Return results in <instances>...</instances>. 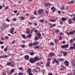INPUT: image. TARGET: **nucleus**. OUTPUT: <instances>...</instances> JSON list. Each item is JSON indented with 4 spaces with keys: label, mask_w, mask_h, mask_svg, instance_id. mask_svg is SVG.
<instances>
[{
    "label": "nucleus",
    "mask_w": 75,
    "mask_h": 75,
    "mask_svg": "<svg viewBox=\"0 0 75 75\" xmlns=\"http://www.w3.org/2000/svg\"><path fill=\"white\" fill-rule=\"evenodd\" d=\"M60 24H63V22H62V21H60Z\"/></svg>",
    "instance_id": "obj_64"
},
{
    "label": "nucleus",
    "mask_w": 75,
    "mask_h": 75,
    "mask_svg": "<svg viewBox=\"0 0 75 75\" xmlns=\"http://www.w3.org/2000/svg\"><path fill=\"white\" fill-rule=\"evenodd\" d=\"M60 9L61 10H65V7L64 6H62L60 8Z\"/></svg>",
    "instance_id": "obj_27"
},
{
    "label": "nucleus",
    "mask_w": 75,
    "mask_h": 75,
    "mask_svg": "<svg viewBox=\"0 0 75 75\" xmlns=\"http://www.w3.org/2000/svg\"><path fill=\"white\" fill-rule=\"evenodd\" d=\"M34 25H37V24L36 23H34Z\"/></svg>",
    "instance_id": "obj_63"
},
{
    "label": "nucleus",
    "mask_w": 75,
    "mask_h": 75,
    "mask_svg": "<svg viewBox=\"0 0 75 75\" xmlns=\"http://www.w3.org/2000/svg\"><path fill=\"white\" fill-rule=\"evenodd\" d=\"M34 61L35 62H37V61H38V57H35L34 58Z\"/></svg>",
    "instance_id": "obj_13"
},
{
    "label": "nucleus",
    "mask_w": 75,
    "mask_h": 75,
    "mask_svg": "<svg viewBox=\"0 0 75 75\" xmlns=\"http://www.w3.org/2000/svg\"><path fill=\"white\" fill-rule=\"evenodd\" d=\"M58 13H59V14H61V11H58Z\"/></svg>",
    "instance_id": "obj_48"
},
{
    "label": "nucleus",
    "mask_w": 75,
    "mask_h": 75,
    "mask_svg": "<svg viewBox=\"0 0 75 75\" xmlns=\"http://www.w3.org/2000/svg\"><path fill=\"white\" fill-rule=\"evenodd\" d=\"M62 40V36H60V38L59 39V40Z\"/></svg>",
    "instance_id": "obj_60"
},
{
    "label": "nucleus",
    "mask_w": 75,
    "mask_h": 75,
    "mask_svg": "<svg viewBox=\"0 0 75 75\" xmlns=\"http://www.w3.org/2000/svg\"><path fill=\"white\" fill-rule=\"evenodd\" d=\"M50 45H51L54 46V43L53 42H51L50 43Z\"/></svg>",
    "instance_id": "obj_31"
},
{
    "label": "nucleus",
    "mask_w": 75,
    "mask_h": 75,
    "mask_svg": "<svg viewBox=\"0 0 75 75\" xmlns=\"http://www.w3.org/2000/svg\"><path fill=\"white\" fill-rule=\"evenodd\" d=\"M27 38H31V34L30 33L27 36Z\"/></svg>",
    "instance_id": "obj_21"
},
{
    "label": "nucleus",
    "mask_w": 75,
    "mask_h": 75,
    "mask_svg": "<svg viewBox=\"0 0 75 75\" xmlns=\"http://www.w3.org/2000/svg\"><path fill=\"white\" fill-rule=\"evenodd\" d=\"M14 28H11V29L10 30V33H11V34H13V32H14Z\"/></svg>",
    "instance_id": "obj_12"
},
{
    "label": "nucleus",
    "mask_w": 75,
    "mask_h": 75,
    "mask_svg": "<svg viewBox=\"0 0 75 75\" xmlns=\"http://www.w3.org/2000/svg\"><path fill=\"white\" fill-rule=\"evenodd\" d=\"M7 65L8 66H12V67L13 66V65H11V62H9L7 63Z\"/></svg>",
    "instance_id": "obj_28"
},
{
    "label": "nucleus",
    "mask_w": 75,
    "mask_h": 75,
    "mask_svg": "<svg viewBox=\"0 0 75 75\" xmlns=\"http://www.w3.org/2000/svg\"><path fill=\"white\" fill-rule=\"evenodd\" d=\"M15 43V42L14 41H13L12 42L11 44H14Z\"/></svg>",
    "instance_id": "obj_54"
},
{
    "label": "nucleus",
    "mask_w": 75,
    "mask_h": 75,
    "mask_svg": "<svg viewBox=\"0 0 75 75\" xmlns=\"http://www.w3.org/2000/svg\"><path fill=\"white\" fill-rule=\"evenodd\" d=\"M74 40L73 39H71V40L70 41V43H72V42H74Z\"/></svg>",
    "instance_id": "obj_40"
},
{
    "label": "nucleus",
    "mask_w": 75,
    "mask_h": 75,
    "mask_svg": "<svg viewBox=\"0 0 75 75\" xmlns=\"http://www.w3.org/2000/svg\"><path fill=\"white\" fill-rule=\"evenodd\" d=\"M6 21H8V22H10V20L9 19H8V18H7L6 19Z\"/></svg>",
    "instance_id": "obj_49"
},
{
    "label": "nucleus",
    "mask_w": 75,
    "mask_h": 75,
    "mask_svg": "<svg viewBox=\"0 0 75 75\" xmlns=\"http://www.w3.org/2000/svg\"><path fill=\"white\" fill-rule=\"evenodd\" d=\"M68 53V52H62V54H63L64 56H66L67 55V54Z\"/></svg>",
    "instance_id": "obj_10"
},
{
    "label": "nucleus",
    "mask_w": 75,
    "mask_h": 75,
    "mask_svg": "<svg viewBox=\"0 0 75 75\" xmlns=\"http://www.w3.org/2000/svg\"><path fill=\"white\" fill-rule=\"evenodd\" d=\"M3 42H0V44H3Z\"/></svg>",
    "instance_id": "obj_61"
},
{
    "label": "nucleus",
    "mask_w": 75,
    "mask_h": 75,
    "mask_svg": "<svg viewBox=\"0 0 75 75\" xmlns=\"http://www.w3.org/2000/svg\"><path fill=\"white\" fill-rule=\"evenodd\" d=\"M34 52H30V55H34Z\"/></svg>",
    "instance_id": "obj_33"
},
{
    "label": "nucleus",
    "mask_w": 75,
    "mask_h": 75,
    "mask_svg": "<svg viewBox=\"0 0 75 75\" xmlns=\"http://www.w3.org/2000/svg\"><path fill=\"white\" fill-rule=\"evenodd\" d=\"M28 74H29V75H33V74H32V73L31 72L28 73Z\"/></svg>",
    "instance_id": "obj_41"
},
{
    "label": "nucleus",
    "mask_w": 75,
    "mask_h": 75,
    "mask_svg": "<svg viewBox=\"0 0 75 75\" xmlns=\"http://www.w3.org/2000/svg\"><path fill=\"white\" fill-rule=\"evenodd\" d=\"M38 40V37H37V36H35V40Z\"/></svg>",
    "instance_id": "obj_38"
},
{
    "label": "nucleus",
    "mask_w": 75,
    "mask_h": 75,
    "mask_svg": "<svg viewBox=\"0 0 75 75\" xmlns=\"http://www.w3.org/2000/svg\"><path fill=\"white\" fill-rule=\"evenodd\" d=\"M68 23L69 24H72V23H73V22L72 21V19H70L69 20Z\"/></svg>",
    "instance_id": "obj_11"
},
{
    "label": "nucleus",
    "mask_w": 75,
    "mask_h": 75,
    "mask_svg": "<svg viewBox=\"0 0 75 75\" xmlns=\"http://www.w3.org/2000/svg\"><path fill=\"white\" fill-rule=\"evenodd\" d=\"M29 56L28 55L25 56L24 57V58L26 60H29Z\"/></svg>",
    "instance_id": "obj_8"
},
{
    "label": "nucleus",
    "mask_w": 75,
    "mask_h": 75,
    "mask_svg": "<svg viewBox=\"0 0 75 75\" xmlns=\"http://www.w3.org/2000/svg\"><path fill=\"white\" fill-rule=\"evenodd\" d=\"M51 10H52V13H54L56 11V8H55V7L53 6L51 8Z\"/></svg>",
    "instance_id": "obj_6"
},
{
    "label": "nucleus",
    "mask_w": 75,
    "mask_h": 75,
    "mask_svg": "<svg viewBox=\"0 0 75 75\" xmlns=\"http://www.w3.org/2000/svg\"><path fill=\"white\" fill-rule=\"evenodd\" d=\"M69 16H70L71 17H73V16H74V14H72L71 15H69Z\"/></svg>",
    "instance_id": "obj_50"
},
{
    "label": "nucleus",
    "mask_w": 75,
    "mask_h": 75,
    "mask_svg": "<svg viewBox=\"0 0 75 75\" xmlns=\"http://www.w3.org/2000/svg\"><path fill=\"white\" fill-rule=\"evenodd\" d=\"M72 65L73 66H75V60H74L72 61Z\"/></svg>",
    "instance_id": "obj_24"
},
{
    "label": "nucleus",
    "mask_w": 75,
    "mask_h": 75,
    "mask_svg": "<svg viewBox=\"0 0 75 75\" xmlns=\"http://www.w3.org/2000/svg\"><path fill=\"white\" fill-rule=\"evenodd\" d=\"M27 34H29V33H30V32L29 31H27Z\"/></svg>",
    "instance_id": "obj_57"
},
{
    "label": "nucleus",
    "mask_w": 75,
    "mask_h": 75,
    "mask_svg": "<svg viewBox=\"0 0 75 75\" xmlns=\"http://www.w3.org/2000/svg\"><path fill=\"white\" fill-rule=\"evenodd\" d=\"M62 44H65L66 43V42L65 41H63L62 42Z\"/></svg>",
    "instance_id": "obj_58"
},
{
    "label": "nucleus",
    "mask_w": 75,
    "mask_h": 75,
    "mask_svg": "<svg viewBox=\"0 0 75 75\" xmlns=\"http://www.w3.org/2000/svg\"><path fill=\"white\" fill-rule=\"evenodd\" d=\"M29 61L30 63H34V62H35L34 59L32 58H30Z\"/></svg>",
    "instance_id": "obj_5"
},
{
    "label": "nucleus",
    "mask_w": 75,
    "mask_h": 75,
    "mask_svg": "<svg viewBox=\"0 0 75 75\" xmlns=\"http://www.w3.org/2000/svg\"><path fill=\"white\" fill-rule=\"evenodd\" d=\"M38 44V42H35L33 43V46L36 45H37Z\"/></svg>",
    "instance_id": "obj_23"
},
{
    "label": "nucleus",
    "mask_w": 75,
    "mask_h": 75,
    "mask_svg": "<svg viewBox=\"0 0 75 75\" xmlns=\"http://www.w3.org/2000/svg\"><path fill=\"white\" fill-rule=\"evenodd\" d=\"M14 72V69H13L11 70L9 73L10 74H12L13 72Z\"/></svg>",
    "instance_id": "obj_15"
},
{
    "label": "nucleus",
    "mask_w": 75,
    "mask_h": 75,
    "mask_svg": "<svg viewBox=\"0 0 75 75\" xmlns=\"http://www.w3.org/2000/svg\"><path fill=\"white\" fill-rule=\"evenodd\" d=\"M13 13H15V14H16V13H17V11L14 10L13 11Z\"/></svg>",
    "instance_id": "obj_46"
},
{
    "label": "nucleus",
    "mask_w": 75,
    "mask_h": 75,
    "mask_svg": "<svg viewBox=\"0 0 75 75\" xmlns=\"http://www.w3.org/2000/svg\"><path fill=\"white\" fill-rule=\"evenodd\" d=\"M33 13L34 14V15H37V12H36V11H35L33 12Z\"/></svg>",
    "instance_id": "obj_47"
},
{
    "label": "nucleus",
    "mask_w": 75,
    "mask_h": 75,
    "mask_svg": "<svg viewBox=\"0 0 75 75\" xmlns=\"http://www.w3.org/2000/svg\"><path fill=\"white\" fill-rule=\"evenodd\" d=\"M18 75H23V74L21 72L19 73L18 74Z\"/></svg>",
    "instance_id": "obj_44"
},
{
    "label": "nucleus",
    "mask_w": 75,
    "mask_h": 75,
    "mask_svg": "<svg viewBox=\"0 0 75 75\" xmlns=\"http://www.w3.org/2000/svg\"><path fill=\"white\" fill-rule=\"evenodd\" d=\"M69 47V44H67V45H62V46L61 48L62 49H64V48H67L68 47Z\"/></svg>",
    "instance_id": "obj_1"
},
{
    "label": "nucleus",
    "mask_w": 75,
    "mask_h": 75,
    "mask_svg": "<svg viewBox=\"0 0 75 75\" xmlns=\"http://www.w3.org/2000/svg\"><path fill=\"white\" fill-rule=\"evenodd\" d=\"M38 38L40 39H42V37H41V35L40 33H38Z\"/></svg>",
    "instance_id": "obj_9"
},
{
    "label": "nucleus",
    "mask_w": 75,
    "mask_h": 75,
    "mask_svg": "<svg viewBox=\"0 0 75 75\" xmlns=\"http://www.w3.org/2000/svg\"><path fill=\"white\" fill-rule=\"evenodd\" d=\"M72 20H73L74 21H75V17H73V18H72Z\"/></svg>",
    "instance_id": "obj_52"
},
{
    "label": "nucleus",
    "mask_w": 75,
    "mask_h": 75,
    "mask_svg": "<svg viewBox=\"0 0 75 75\" xmlns=\"http://www.w3.org/2000/svg\"><path fill=\"white\" fill-rule=\"evenodd\" d=\"M31 69L30 68H29V69H28L27 70V72L28 73H29V72H31Z\"/></svg>",
    "instance_id": "obj_19"
},
{
    "label": "nucleus",
    "mask_w": 75,
    "mask_h": 75,
    "mask_svg": "<svg viewBox=\"0 0 75 75\" xmlns=\"http://www.w3.org/2000/svg\"><path fill=\"white\" fill-rule=\"evenodd\" d=\"M54 42L55 43V44H56V43H57V42H58V40L57 39H54Z\"/></svg>",
    "instance_id": "obj_30"
},
{
    "label": "nucleus",
    "mask_w": 75,
    "mask_h": 75,
    "mask_svg": "<svg viewBox=\"0 0 75 75\" xmlns=\"http://www.w3.org/2000/svg\"><path fill=\"white\" fill-rule=\"evenodd\" d=\"M48 75H53V74L52 73H49L48 74Z\"/></svg>",
    "instance_id": "obj_53"
},
{
    "label": "nucleus",
    "mask_w": 75,
    "mask_h": 75,
    "mask_svg": "<svg viewBox=\"0 0 75 75\" xmlns=\"http://www.w3.org/2000/svg\"><path fill=\"white\" fill-rule=\"evenodd\" d=\"M22 37L23 38H25L26 36H25V35H23Z\"/></svg>",
    "instance_id": "obj_43"
},
{
    "label": "nucleus",
    "mask_w": 75,
    "mask_h": 75,
    "mask_svg": "<svg viewBox=\"0 0 75 75\" xmlns=\"http://www.w3.org/2000/svg\"><path fill=\"white\" fill-rule=\"evenodd\" d=\"M54 61L56 62L57 64H59V62L58 61V60L56 59H54Z\"/></svg>",
    "instance_id": "obj_20"
},
{
    "label": "nucleus",
    "mask_w": 75,
    "mask_h": 75,
    "mask_svg": "<svg viewBox=\"0 0 75 75\" xmlns=\"http://www.w3.org/2000/svg\"><path fill=\"white\" fill-rule=\"evenodd\" d=\"M38 65H39V66L41 67V65H40V63H39V62L38 63Z\"/></svg>",
    "instance_id": "obj_55"
},
{
    "label": "nucleus",
    "mask_w": 75,
    "mask_h": 75,
    "mask_svg": "<svg viewBox=\"0 0 75 75\" xmlns=\"http://www.w3.org/2000/svg\"><path fill=\"white\" fill-rule=\"evenodd\" d=\"M8 27V25H6V24H4L3 25V27L4 28H6Z\"/></svg>",
    "instance_id": "obj_17"
},
{
    "label": "nucleus",
    "mask_w": 75,
    "mask_h": 75,
    "mask_svg": "<svg viewBox=\"0 0 75 75\" xmlns=\"http://www.w3.org/2000/svg\"><path fill=\"white\" fill-rule=\"evenodd\" d=\"M45 13L46 14H48V11H45Z\"/></svg>",
    "instance_id": "obj_62"
},
{
    "label": "nucleus",
    "mask_w": 75,
    "mask_h": 75,
    "mask_svg": "<svg viewBox=\"0 0 75 75\" xmlns=\"http://www.w3.org/2000/svg\"><path fill=\"white\" fill-rule=\"evenodd\" d=\"M30 18L31 19H34V18H35L34 17H30Z\"/></svg>",
    "instance_id": "obj_51"
},
{
    "label": "nucleus",
    "mask_w": 75,
    "mask_h": 75,
    "mask_svg": "<svg viewBox=\"0 0 75 75\" xmlns=\"http://www.w3.org/2000/svg\"><path fill=\"white\" fill-rule=\"evenodd\" d=\"M56 26V24H53L52 25L50 26V27L51 28H52V27H55Z\"/></svg>",
    "instance_id": "obj_22"
},
{
    "label": "nucleus",
    "mask_w": 75,
    "mask_h": 75,
    "mask_svg": "<svg viewBox=\"0 0 75 75\" xmlns=\"http://www.w3.org/2000/svg\"><path fill=\"white\" fill-rule=\"evenodd\" d=\"M50 56H54V55H55V54H54L52 52H51L50 53Z\"/></svg>",
    "instance_id": "obj_25"
},
{
    "label": "nucleus",
    "mask_w": 75,
    "mask_h": 75,
    "mask_svg": "<svg viewBox=\"0 0 75 75\" xmlns=\"http://www.w3.org/2000/svg\"><path fill=\"white\" fill-rule=\"evenodd\" d=\"M4 51L6 52V51H7L8 49L7 48H5L4 49Z\"/></svg>",
    "instance_id": "obj_36"
},
{
    "label": "nucleus",
    "mask_w": 75,
    "mask_h": 75,
    "mask_svg": "<svg viewBox=\"0 0 75 75\" xmlns=\"http://www.w3.org/2000/svg\"><path fill=\"white\" fill-rule=\"evenodd\" d=\"M19 70H21V71H24V69H23V68L22 67L20 68L19 69Z\"/></svg>",
    "instance_id": "obj_37"
},
{
    "label": "nucleus",
    "mask_w": 75,
    "mask_h": 75,
    "mask_svg": "<svg viewBox=\"0 0 75 75\" xmlns=\"http://www.w3.org/2000/svg\"><path fill=\"white\" fill-rule=\"evenodd\" d=\"M21 20H25V18L22 16V17H21Z\"/></svg>",
    "instance_id": "obj_45"
},
{
    "label": "nucleus",
    "mask_w": 75,
    "mask_h": 75,
    "mask_svg": "<svg viewBox=\"0 0 75 75\" xmlns=\"http://www.w3.org/2000/svg\"><path fill=\"white\" fill-rule=\"evenodd\" d=\"M2 58H7L8 56L7 55H5L4 56H2Z\"/></svg>",
    "instance_id": "obj_29"
},
{
    "label": "nucleus",
    "mask_w": 75,
    "mask_h": 75,
    "mask_svg": "<svg viewBox=\"0 0 75 75\" xmlns=\"http://www.w3.org/2000/svg\"><path fill=\"white\" fill-rule=\"evenodd\" d=\"M50 62L48 61V62H47L46 64V65L47 67H49V66H50Z\"/></svg>",
    "instance_id": "obj_26"
},
{
    "label": "nucleus",
    "mask_w": 75,
    "mask_h": 75,
    "mask_svg": "<svg viewBox=\"0 0 75 75\" xmlns=\"http://www.w3.org/2000/svg\"><path fill=\"white\" fill-rule=\"evenodd\" d=\"M75 33V30H74L73 31L70 32L69 34L70 35H73L74 34V33Z\"/></svg>",
    "instance_id": "obj_14"
},
{
    "label": "nucleus",
    "mask_w": 75,
    "mask_h": 75,
    "mask_svg": "<svg viewBox=\"0 0 75 75\" xmlns=\"http://www.w3.org/2000/svg\"><path fill=\"white\" fill-rule=\"evenodd\" d=\"M44 11V10L43 9H40L38 11V13H39L40 14H42Z\"/></svg>",
    "instance_id": "obj_4"
},
{
    "label": "nucleus",
    "mask_w": 75,
    "mask_h": 75,
    "mask_svg": "<svg viewBox=\"0 0 75 75\" xmlns=\"http://www.w3.org/2000/svg\"><path fill=\"white\" fill-rule=\"evenodd\" d=\"M47 61H51V59H50V58L47 59Z\"/></svg>",
    "instance_id": "obj_56"
},
{
    "label": "nucleus",
    "mask_w": 75,
    "mask_h": 75,
    "mask_svg": "<svg viewBox=\"0 0 75 75\" xmlns=\"http://www.w3.org/2000/svg\"><path fill=\"white\" fill-rule=\"evenodd\" d=\"M60 35H63V33H62L61 32L59 33Z\"/></svg>",
    "instance_id": "obj_59"
},
{
    "label": "nucleus",
    "mask_w": 75,
    "mask_h": 75,
    "mask_svg": "<svg viewBox=\"0 0 75 75\" xmlns=\"http://www.w3.org/2000/svg\"><path fill=\"white\" fill-rule=\"evenodd\" d=\"M21 47H22V48H24L25 47V45H21Z\"/></svg>",
    "instance_id": "obj_34"
},
{
    "label": "nucleus",
    "mask_w": 75,
    "mask_h": 75,
    "mask_svg": "<svg viewBox=\"0 0 75 75\" xmlns=\"http://www.w3.org/2000/svg\"><path fill=\"white\" fill-rule=\"evenodd\" d=\"M73 46H71V47H70L69 48V49L70 50H73V49H74V50H75V43H74L73 44Z\"/></svg>",
    "instance_id": "obj_2"
},
{
    "label": "nucleus",
    "mask_w": 75,
    "mask_h": 75,
    "mask_svg": "<svg viewBox=\"0 0 75 75\" xmlns=\"http://www.w3.org/2000/svg\"><path fill=\"white\" fill-rule=\"evenodd\" d=\"M39 21H40L41 23H43L44 21V19H41Z\"/></svg>",
    "instance_id": "obj_35"
},
{
    "label": "nucleus",
    "mask_w": 75,
    "mask_h": 75,
    "mask_svg": "<svg viewBox=\"0 0 75 75\" xmlns=\"http://www.w3.org/2000/svg\"><path fill=\"white\" fill-rule=\"evenodd\" d=\"M33 46V44L32 43H30L29 45V47H32Z\"/></svg>",
    "instance_id": "obj_32"
},
{
    "label": "nucleus",
    "mask_w": 75,
    "mask_h": 75,
    "mask_svg": "<svg viewBox=\"0 0 75 75\" xmlns=\"http://www.w3.org/2000/svg\"><path fill=\"white\" fill-rule=\"evenodd\" d=\"M64 64H65L66 67H68L69 66V62L68 61H65L64 62Z\"/></svg>",
    "instance_id": "obj_3"
},
{
    "label": "nucleus",
    "mask_w": 75,
    "mask_h": 75,
    "mask_svg": "<svg viewBox=\"0 0 75 75\" xmlns=\"http://www.w3.org/2000/svg\"><path fill=\"white\" fill-rule=\"evenodd\" d=\"M50 21H51V22H55V20H52L51 19H50Z\"/></svg>",
    "instance_id": "obj_42"
},
{
    "label": "nucleus",
    "mask_w": 75,
    "mask_h": 75,
    "mask_svg": "<svg viewBox=\"0 0 75 75\" xmlns=\"http://www.w3.org/2000/svg\"><path fill=\"white\" fill-rule=\"evenodd\" d=\"M59 61H63L64 60V59L63 58H61L60 59L58 58L57 59Z\"/></svg>",
    "instance_id": "obj_18"
},
{
    "label": "nucleus",
    "mask_w": 75,
    "mask_h": 75,
    "mask_svg": "<svg viewBox=\"0 0 75 75\" xmlns=\"http://www.w3.org/2000/svg\"><path fill=\"white\" fill-rule=\"evenodd\" d=\"M69 3H70V4H74V1H71L70 2H69Z\"/></svg>",
    "instance_id": "obj_39"
},
{
    "label": "nucleus",
    "mask_w": 75,
    "mask_h": 75,
    "mask_svg": "<svg viewBox=\"0 0 75 75\" xmlns=\"http://www.w3.org/2000/svg\"><path fill=\"white\" fill-rule=\"evenodd\" d=\"M44 5H45V7H48V6H49L50 7V6H51L52 5H51V4H50V3H48L47 4H44Z\"/></svg>",
    "instance_id": "obj_7"
},
{
    "label": "nucleus",
    "mask_w": 75,
    "mask_h": 75,
    "mask_svg": "<svg viewBox=\"0 0 75 75\" xmlns=\"http://www.w3.org/2000/svg\"><path fill=\"white\" fill-rule=\"evenodd\" d=\"M62 20L63 22H64V21H65L67 20V18L65 17H63L62 18Z\"/></svg>",
    "instance_id": "obj_16"
}]
</instances>
